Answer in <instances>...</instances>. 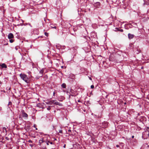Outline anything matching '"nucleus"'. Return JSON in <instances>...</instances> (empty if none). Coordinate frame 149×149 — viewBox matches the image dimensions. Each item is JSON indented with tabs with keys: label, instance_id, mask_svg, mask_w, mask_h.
<instances>
[{
	"label": "nucleus",
	"instance_id": "nucleus-19",
	"mask_svg": "<svg viewBox=\"0 0 149 149\" xmlns=\"http://www.w3.org/2000/svg\"><path fill=\"white\" fill-rule=\"evenodd\" d=\"M91 88H94V86L93 85H92L91 86Z\"/></svg>",
	"mask_w": 149,
	"mask_h": 149
},
{
	"label": "nucleus",
	"instance_id": "nucleus-28",
	"mask_svg": "<svg viewBox=\"0 0 149 149\" xmlns=\"http://www.w3.org/2000/svg\"><path fill=\"white\" fill-rule=\"evenodd\" d=\"M89 79L91 80H92V79L91 77H89Z\"/></svg>",
	"mask_w": 149,
	"mask_h": 149
},
{
	"label": "nucleus",
	"instance_id": "nucleus-6",
	"mask_svg": "<svg viewBox=\"0 0 149 149\" xmlns=\"http://www.w3.org/2000/svg\"><path fill=\"white\" fill-rule=\"evenodd\" d=\"M0 66H1L2 68H7V66L4 63H3L2 64H0Z\"/></svg>",
	"mask_w": 149,
	"mask_h": 149
},
{
	"label": "nucleus",
	"instance_id": "nucleus-3",
	"mask_svg": "<svg viewBox=\"0 0 149 149\" xmlns=\"http://www.w3.org/2000/svg\"><path fill=\"white\" fill-rule=\"evenodd\" d=\"M14 36L13 34L12 33H9L8 36V38L9 39H10L13 38Z\"/></svg>",
	"mask_w": 149,
	"mask_h": 149
},
{
	"label": "nucleus",
	"instance_id": "nucleus-4",
	"mask_svg": "<svg viewBox=\"0 0 149 149\" xmlns=\"http://www.w3.org/2000/svg\"><path fill=\"white\" fill-rule=\"evenodd\" d=\"M94 5L95 6L97 7H99L100 5V3L99 2H97L95 3Z\"/></svg>",
	"mask_w": 149,
	"mask_h": 149
},
{
	"label": "nucleus",
	"instance_id": "nucleus-16",
	"mask_svg": "<svg viewBox=\"0 0 149 149\" xmlns=\"http://www.w3.org/2000/svg\"><path fill=\"white\" fill-rule=\"evenodd\" d=\"M45 35L46 36H48V33H46V32H45Z\"/></svg>",
	"mask_w": 149,
	"mask_h": 149
},
{
	"label": "nucleus",
	"instance_id": "nucleus-33",
	"mask_svg": "<svg viewBox=\"0 0 149 149\" xmlns=\"http://www.w3.org/2000/svg\"><path fill=\"white\" fill-rule=\"evenodd\" d=\"M36 130H37V128H36Z\"/></svg>",
	"mask_w": 149,
	"mask_h": 149
},
{
	"label": "nucleus",
	"instance_id": "nucleus-9",
	"mask_svg": "<svg viewBox=\"0 0 149 149\" xmlns=\"http://www.w3.org/2000/svg\"><path fill=\"white\" fill-rule=\"evenodd\" d=\"M61 86L63 88H65L66 87V85L65 84L63 83L62 84Z\"/></svg>",
	"mask_w": 149,
	"mask_h": 149
},
{
	"label": "nucleus",
	"instance_id": "nucleus-8",
	"mask_svg": "<svg viewBox=\"0 0 149 149\" xmlns=\"http://www.w3.org/2000/svg\"><path fill=\"white\" fill-rule=\"evenodd\" d=\"M54 104L60 106H62V104H61V103H60L59 102H56V101H55V102H54Z\"/></svg>",
	"mask_w": 149,
	"mask_h": 149
},
{
	"label": "nucleus",
	"instance_id": "nucleus-11",
	"mask_svg": "<svg viewBox=\"0 0 149 149\" xmlns=\"http://www.w3.org/2000/svg\"><path fill=\"white\" fill-rule=\"evenodd\" d=\"M45 103L47 104H51V101L45 102Z\"/></svg>",
	"mask_w": 149,
	"mask_h": 149
},
{
	"label": "nucleus",
	"instance_id": "nucleus-14",
	"mask_svg": "<svg viewBox=\"0 0 149 149\" xmlns=\"http://www.w3.org/2000/svg\"><path fill=\"white\" fill-rule=\"evenodd\" d=\"M39 143H41L43 142V139H40L39 140Z\"/></svg>",
	"mask_w": 149,
	"mask_h": 149
},
{
	"label": "nucleus",
	"instance_id": "nucleus-5",
	"mask_svg": "<svg viewBox=\"0 0 149 149\" xmlns=\"http://www.w3.org/2000/svg\"><path fill=\"white\" fill-rule=\"evenodd\" d=\"M128 38L129 39H132L134 37V35L130 33L128 34Z\"/></svg>",
	"mask_w": 149,
	"mask_h": 149
},
{
	"label": "nucleus",
	"instance_id": "nucleus-15",
	"mask_svg": "<svg viewBox=\"0 0 149 149\" xmlns=\"http://www.w3.org/2000/svg\"><path fill=\"white\" fill-rule=\"evenodd\" d=\"M9 41L10 43H12L13 42V40L12 39H10L9 40Z\"/></svg>",
	"mask_w": 149,
	"mask_h": 149
},
{
	"label": "nucleus",
	"instance_id": "nucleus-24",
	"mask_svg": "<svg viewBox=\"0 0 149 149\" xmlns=\"http://www.w3.org/2000/svg\"><path fill=\"white\" fill-rule=\"evenodd\" d=\"M36 125H34V126H34V127H36Z\"/></svg>",
	"mask_w": 149,
	"mask_h": 149
},
{
	"label": "nucleus",
	"instance_id": "nucleus-18",
	"mask_svg": "<svg viewBox=\"0 0 149 149\" xmlns=\"http://www.w3.org/2000/svg\"><path fill=\"white\" fill-rule=\"evenodd\" d=\"M50 109H51V108H50V106H49L47 108V109L48 110H49Z\"/></svg>",
	"mask_w": 149,
	"mask_h": 149
},
{
	"label": "nucleus",
	"instance_id": "nucleus-20",
	"mask_svg": "<svg viewBox=\"0 0 149 149\" xmlns=\"http://www.w3.org/2000/svg\"><path fill=\"white\" fill-rule=\"evenodd\" d=\"M11 103L10 102H9L8 105H11Z\"/></svg>",
	"mask_w": 149,
	"mask_h": 149
},
{
	"label": "nucleus",
	"instance_id": "nucleus-2",
	"mask_svg": "<svg viewBox=\"0 0 149 149\" xmlns=\"http://www.w3.org/2000/svg\"><path fill=\"white\" fill-rule=\"evenodd\" d=\"M147 131L148 132V137H149V130H148V129H146V131H145V132H143V136H142V138L143 139H145V138H143V137H144V135H145V133H146Z\"/></svg>",
	"mask_w": 149,
	"mask_h": 149
},
{
	"label": "nucleus",
	"instance_id": "nucleus-13",
	"mask_svg": "<svg viewBox=\"0 0 149 149\" xmlns=\"http://www.w3.org/2000/svg\"><path fill=\"white\" fill-rule=\"evenodd\" d=\"M3 132H7L6 130V128L5 127H3Z\"/></svg>",
	"mask_w": 149,
	"mask_h": 149
},
{
	"label": "nucleus",
	"instance_id": "nucleus-22",
	"mask_svg": "<svg viewBox=\"0 0 149 149\" xmlns=\"http://www.w3.org/2000/svg\"><path fill=\"white\" fill-rule=\"evenodd\" d=\"M59 132L60 133H62V131L61 130H60Z\"/></svg>",
	"mask_w": 149,
	"mask_h": 149
},
{
	"label": "nucleus",
	"instance_id": "nucleus-17",
	"mask_svg": "<svg viewBox=\"0 0 149 149\" xmlns=\"http://www.w3.org/2000/svg\"><path fill=\"white\" fill-rule=\"evenodd\" d=\"M49 141H46V143H47V145H49Z\"/></svg>",
	"mask_w": 149,
	"mask_h": 149
},
{
	"label": "nucleus",
	"instance_id": "nucleus-10",
	"mask_svg": "<svg viewBox=\"0 0 149 149\" xmlns=\"http://www.w3.org/2000/svg\"><path fill=\"white\" fill-rule=\"evenodd\" d=\"M23 117H27L28 116L27 114L26 113H24L23 114Z\"/></svg>",
	"mask_w": 149,
	"mask_h": 149
},
{
	"label": "nucleus",
	"instance_id": "nucleus-27",
	"mask_svg": "<svg viewBox=\"0 0 149 149\" xmlns=\"http://www.w3.org/2000/svg\"><path fill=\"white\" fill-rule=\"evenodd\" d=\"M29 142H31V140H29Z\"/></svg>",
	"mask_w": 149,
	"mask_h": 149
},
{
	"label": "nucleus",
	"instance_id": "nucleus-25",
	"mask_svg": "<svg viewBox=\"0 0 149 149\" xmlns=\"http://www.w3.org/2000/svg\"><path fill=\"white\" fill-rule=\"evenodd\" d=\"M49 143L51 144H53L52 142H49Z\"/></svg>",
	"mask_w": 149,
	"mask_h": 149
},
{
	"label": "nucleus",
	"instance_id": "nucleus-7",
	"mask_svg": "<svg viewBox=\"0 0 149 149\" xmlns=\"http://www.w3.org/2000/svg\"><path fill=\"white\" fill-rule=\"evenodd\" d=\"M144 4L147 5L149 4V0H144Z\"/></svg>",
	"mask_w": 149,
	"mask_h": 149
},
{
	"label": "nucleus",
	"instance_id": "nucleus-29",
	"mask_svg": "<svg viewBox=\"0 0 149 149\" xmlns=\"http://www.w3.org/2000/svg\"><path fill=\"white\" fill-rule=\"evenodd\" d=\"M134 136H132V138H134Z\"/></svg>",
	"mask_w": 149,
	"mask_h": 149
},
{
	"label": "nucleus",
	"instance_id": "nucleus-30",
	"mask_svg": "<svg viewBox=\"0 0 149 149\" xmlns=\"http://www.w3.org/2000/svg\"><path fill=\"white\" fill-rule=\"evenodd\" d=\"M55 95V92H54V93H53V95Z\"/></svg>",
	"mask_w": 149,
	"mask_h": 149
},
{
	"label": "nucleus",
	"instance_id": "nucleus-35",
	"mask_svg": "<svg viewBox=\"0 0 149 149\" xmlns=\"http://www.w3.org/2000/svg\"><path fill=\"white\" fill-rule=\"evenodd\" d=\"M141 69H143V67H141Z\"/></svg>",
	"mask_w": 149,
	"mask_h": 149
},
{
	"label": "nucleus",
	"instance_id": "nucleus-34",
	"mask_svg": "<svg viewBox=\"0 0 149 149\" xmlns=\"http://www.w3.org/2000/svg\"><path fill=\"white\" fill-rule=\"evenodd\" d=\"M1 81H0V84H1Z\"/></svg>",
	"mask_w": 149,
	"mask_h": 149
},
{
	"label": "nucleus",
	"instance_id": "nucleus-21",
	"mask_svg": "<svg viewBox=\"0 0 149 149\" xmlns=\"http://www.w3.org/2000/svg\"><path fill=\"white\" fill-rule=\"evenodd\" d=\"M119 31H121V32H123V30L122 29H120V30H119Z\"/></svg>",
	"mask_w": 149,
	"mask_h": 149
},
{
	"label": "nucleus",
	"instance_id": "nucleus-32",
	"mask_svg": "<svg viewBox=\"0 0 149 149\" xmlns=\"http://www.w3.org/2000/svg\"><path fill=\"white\" fill-rule=\"evenodd\" d=\"M65 145L64 146V147L65 148Z\"/></svg>",
	"mask_w": 149,
	"mask_h": 149
},
{
	"label": "nucleus",
	"instance_id": "nucleus-12",
	"mask_svg": "<svg viewBox=\"0 0 149 149\" xmlns=\"http://www.w3.org/2000/svg\"><path fill=\"white\" fill-rule=\"evenodd\" d=\"M56 100H52L51 101V104H54V102H55Z\"/></svg>",
	"mask_w": 149,
	"mask_h": 149
},
{
	"label": "nucleus",
	"instance_id": "nucleus-23",
	"mask_svg": "<svg viewBox=\"0 0 149 149\" xmlns=\"http://www.w3.org/2000/svg\"><path fill=\"white\" fill-rule=\"evenodd\" d=\"M116 147H119V146L118 145H116Z\"/></svg>",
	"mask_w": 149,
	"mask_h": 149
},
{
	"label": "nucleus",
	"instance_id": "nucleus-1",
	"mask_svg": "<svg viewBox=\"0 0 149 149\" xmlns=\"http://www.w3.org/2000/svg\"><path fill=\"white\" fill-rule=\"evenodd\" d=\"M20 76L21 79L24 81L26 83H28L29 82V79L26 75L23 74H20Z\"/></svg>",
	"mask_w": 149,
	"mask_h": 149
},
{
	"label": "nucleus",
	"instance_id": "nucleus-31",
	"mask_svg": "<svg viewBox=\"0 0 149 149\" xmlns=\"http://www.w3.org/2000/svg\"><path fill=\"white\" fill-rule=\"evenodd\" d=\"M53 28H54L56 29V27L55 26V27H53Z\"/></svg>",
	"mask_w": 149,
	"mask_h": 149
},
{
	"label": "nucleus",
	"instance_id": "nucleus-26",
	"mask_svg": "<svg viewBox=\"0 0 149 149\" xmlns=\"http://www.w3.org/2000/svg\"><path fill=\"white\" fill-rule=\"evenodd\" d=\"M68 131L69 132H70L71 131L70 130H68Z\"/></svg>",
	"mask_w": 149,
	"mask_h": 149
},
{
	"label": "nucleus",
	"instance_id": "nucleus-36",
	"mask_svg": "<svg viewBox=\"0 0 149 149\" xmlns=\"http://www.w3.org/2000/svg\"><path fill=\"white\" fill-rule=\"evenodd\" d=\"M148 147H149V145L148 146Z\"/></svg>",
	"mask_w": 149,
	"mask_h": 149
}]
</instances>
